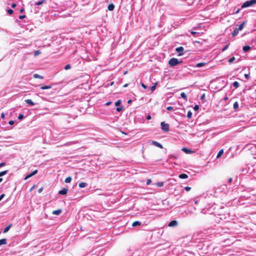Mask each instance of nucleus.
Here are the masks:
<instances>
[{
	"instance_id": "a18cd8bd",
	"label": "nucleus",
	"mask_w": 256,
	"mask_h": 256,
	"mask_svg": "<svg viewBox=\"0 0 256 256\" xmlns=\"http://www.w3.org/2000/svg\"><path fill=\"white\" fill-rule=\"evenodd\" d=\"M174 108L172 106H170L167 108V110H173Z\"/></svg>"
},
{
	"instance_id": "aec40b11",
	"label": "nucleus",
	"mask_w": 256,
	"mask_h": 256,
	"mask_svg": "<svg viewBox=\"0 0 256 256\" xmlns=\"http://www.w3.org/2000/svg\"><path fill=\"white\" fill-rule=\"evenodd\" d=\"M6 244V238L0 240V245Z\"/></svg>"
},
{
	"instance_id": "774afa93",
	"label": "nucleus",
	"mask_w": 256,
	"mask_h": 256,
	"mask_svg": "<svg viewBox=\"0 0 256 256\" xmlns=\"http://www.w3.org/2000/svg\"><path fill=\"white\" fill-rule=\"evenodd\" d=\"M127 86H128V84H125L124 86V87H126Z\"/></svg>"
},
{
	"instance_id": "603ef678",
	"label": "nucleus",
	"mask_w": 256,
	"mask_h": 256,
	"mask_svg": "<svg viewBox=\"0 0 256 256\" xmlns=\"http://www.w3.org/2000/svg\"><path fill=\"white\" fill-rule=\"evenodd\" d=\"M6 165V163L5 162H2L0 164V167H2L3 166H4Z\"/></svg>"
},
{
	"instance_id": "052dcab7",
	"label": "nucleus",
	"mask_w": 256,
	"mask_h": 256,
	"mask_svg": "<svg viewBox=\"0 0 256 256\" xmlns=\"http://www.w3.org/2000/svg\"><path fill=\"white\" fill-rule=\"evenodd\" d=\"M34 186H34H34L31 188L30 189V191H32V190L34 188Z\"/></svg>"
},
{
	"instance_id": "7ed1b4c3",
	"label": "nucleus",
	"mask_w": 256,
	"mask_h": 256,
	"mask_svg": "<svg viewBox=\"0 0 256 256\" xmlns=\"http://www.w3.org/2000/svg\"><path fill=\"white\" fill-rule=\"evenodd\" d=\"M162 130L165 132H168L170 130V126L168 124L165 123L164 122H162L160 124Z\"/></svg>"
},
{
	"instance_id": "f8f14e48",
	"label": "nucleus",
	"mask_w": 256,
	"mask_h": 256,
	"mask_svg": "<svg viewBox=\"0 0 256 256\" xmlns=\"http://www.w3.org/2000/svg\"><path fill=\"white\" fill-rule=\"evenodd\" d=\"M108 8L110 11L113 10L114 8V4H108Z\"/></svg>"
},
{
	"instance_id": "c756f323",
	"label": "nucleus",
	"mask_w": 256,
	"mask_h": 256,
	"mask_svg": "<svg viewBox=\"0 0 256 256\" xmlns=\"http://www.w3.org/2000/svg\"><path fill=\"white\" fill-rule=\"evenodd\" d=\"M41 54V52L40 51V50H36L34 52V56H38V54Z\"/></svg>"
},
{
	"instance_id": "5fc2aeb1",
	"label": "nucleus",
	"mask_w": 256,
	"mask_h": 256,
	"mask_svg": "<svg viewBox=\"0 0 256 256\" xmlns=\"http://www.w3.org/2000/svg\"><path fill=\"white\" fill-rule=\"evenodd\" d=\"M16 6V3H13L12 4V8H14Z\"/></svg>"
},
{
	"instance_id": "3c124183",
	"label": "nucleus",
	"mask_w": 256,
	"mask_h": 256,
	"mask_svg": "<svg viewBox=\"0 0 256 256\" xmlns=\"http://www.w3.org/2000/svg\"><path fill=\"white\" fill-rule=\"evenodd\" d=\"M244 77H245L246 79H248V78H250L249 74H244Z\"/></svg>"
},
{
	"instance_id": "ddd939ff",
	"label": "nucleus",
	"mask_w": 256,
	"mask_h": 256,
	"mask_svg": "<svg viewBox=\"0 0 256 256\" xmlns=\"http://www.w3.org/2000/svg\"><path fill=\"white\" fill-rule=\"evenodd\" d=\"M62 212V210H54L52 212V214H53L58 215Z\"/></svg>"
},
{
	"instance_id": "c03bdc74",
	"label": "nucleus",
	"mask_w": 256,
	"mask_h": 256,
	"mask_svg": "<svg viewBox=\"0 0 256 256\" xmlns=\"http://www.w3.org/2000/svg\"><path fill=\"white\" fill-rule=\"evenodd\" d=\"M152 182V180L150 179H148L146 182V185H149Z\"/></svg>"
},
{
	"instance_id": "f257e3e1",
	"label": "nucleus",
	"mask_w": 256,
	"mask_h": 256,
	"mask_svg": "<svg viewBox=\"0 0 256 256\" xmlns=\"http://www.w3.org/2000/svg\"><path fill=\"white\" fill-rule=\"evenodd\" d=\"M182 62V61H178L177 58H172L170 60L168 64L171 66H174L180 64H181Z\"/></svg>"
},
{
	"instance_id": "f704fd0d",
	"label": "nucleus",
	"mask_w": 256,
	"mask_h": 256,
	"mask_svg": "<svg viewBox=\"0 0 256 256\" xmlns=\"http://www.w3.org/2000/svg\"><path fill=\"white\" fill-rule=\"evenodd\" d=\"M229 44H226L222 49V52L225 51L228 47Z\"/></svg>"
},
{
	"instance_id": "20e7f679",
	"label": "nucleus",
	"mask_w": 256,
	"mask_h": 256,
	"mask_svg": "<svg viewBox=\"0 0 256 256\" xmlns=\"http://www.w3.org/2000/svg\"><path fill=\"white\" fill-rule=\"evenodd\" d=\"M184 48L182 46H180L176 48V51L178 53V56H180L184 54L183 52Z\"/></svg>"
},
{
	"instance_id": "473e14b6",
	"label": "nucleus",
	"mask_w": 256,
	"mask_h": 256,
	"mask_svg": "<svg viewBox=\"0 0 256 256\" xmlns=\"http://www.w3.org/2000/svg\"><path fill=\"white\" fill-rule=\"evenodd\" d=\"M156 185L158 186H164V182H158L156 184Z\"/></svg>"
},
{
	"instance_id": "6e6d98bb",
	"label": "nucleus",
	"mask_w": 256,
	"mask_h": 256,
	"mask_svg": "<svg viewBox=\"0 0 256 256\" xmlns=\"http://www.w3.org/2000/svg\"><path fill=\"white\" fill-rule=\"evenodd\" d=\"M42 190H43V188H39V190H38V192L40 193Z\"/></svg>"
},
{
	"instance_id": "864d4df0",
	"label": "nucleus",
	"mask_w": 256,
	"mask_h": 256,
	"mask_svg": "<svg viewBox=\"0 0 256 256\" xmlns=\"http://www.w3.org/2000/svg\"><path fill=\"white\" fill-rule=\"evenodd\" d=\"M8 124H9L10 125H12V124H14V121H13V120H10V121L8 122Z\"/></svg>"
},
{
	"instance_id": "49530a36",
	"label": "nucleus",
	"mask_w": 256,
	"mask_h": 256,
	"mask_svg": "<svg viewBox=\"0 0 256 256\" xmlns=\"http://www.w3.org/2000/svg\"><path fill=\"white\" fill-rule=\"evenodd\" d=\"M141 86L142 88H144V89H146L147 88V86L144 84L143 83H141Z\"/></svg>"
},
{
	"instance_id": "cd10ccee",
	"label": "nucleus",
	"mask_w": 256,
	"mask_h": 256,
	"mask_svg": "<svg viewBox=\"0 0 256 256\" xmlns=\"http://www.w3.org/2000/svg\"><path fill=\"white\" fill-rule=\"evenodd\" d=\"M8 173V170H4L0 172V176H2Z\"/></svg>"
},
{
	"instance_id": "0eeeda50",
	"label": "nucleus",
	"mask_w": 256,
	"mask_h": 256,
	"mask_svg": "<svg viewBox=\"0 0 256 256\" xmlns=\"http://www.w3.org/2000/svg\"><path fill=\"white\" fill-rule=\"evenodd\" d=\"M152 143L155 146L158 147V148H163V146H162L159 142H156V141H154V140H152Z\"/></svg>"
},
{
	"instance_id": "5701e85b",
	"label": "nucleus",
	"mask_w": 256,
	"mask_h": 256,
	"mask_svg": "<svg viewBox=\"0 0 256 256\" xmlns=\"http://www.w3.org/2000/svg\"><path fill=\"white\" fill-rule=\"evenodd\" d=\"M52 88L51 86H42L40 88L42 90H46V89H50Z\"/></svg>"
},
{
	"instance_id": "bb28decb",
	"label": "nucleus",
	"mask_w": 256,
	"mask_h": 256,
	"mask_svg": "<svg viewBox=\"0 0 256 256\" xmlns=\"http://www.w3.org/2000/svg\"><path fill=\"white\" fill-rule=\"evenodd\" d=\"M72 180V178L70 176H68L66 178H65V182L68 183L70 182Z\"/></svg>"
},
{
	"instance_id": "8fccbe9b",
	"label": "nucleus",
	"mask_w": 256,
	"mask_h": 256,
	"mask_svg": "<svg viewBox=\"0 0 256 256\" xmlns=\"http://www.w3.org/2000/svg\"><path fill=\"white\" fill-rule=\"evenodd\" d=\"M4 117H5V114H4V113H3V112H2V114H1V118H2L4 119Z\"/></svg>"
},
{
	"instance_id": "0e129e2a",
	"label": "nucleus",
	"mask_w": 256,
	"mask_h": 256,
	"mask_svg": "<svg viewBox=\"0 0 256 256\" xmlns=\"http://www.w3.org/2000/svg\"><path fill=\"white\" fill-rule=\"evenodd\" d=\"M191 34H196V32H191Z\"/></svg>"
},
{
	"instance_id": "39448f33",
	"label": "nucleus",
	"mask_w": 256,
	"mask_h": 256,
	"mask_svg": "<svg viewBox=\"0 0 256 256\" xmlns=\"http://www.w3.org/2000/svg\"><path fill=\"white\" fill-rule=\"evenodd\" d=\"M178 222L176 220H172L169 224H168V226L170 227H174L178 226Z\"/></svg>"
},
{
	"instance_id": "423d86ee",
	"label": "nucleus",
	"mask_w": 256,
	"mask_h": 256,
	"mask_svg": "<svg viewBox=\"0 0 256 256\" xmlns=\"http://www.w3.org/2000/svg\"><path fill=\"white\" fill-rule=\"evenodd\" d=\"M38 172V170H34L33 172H32V173L28 174L25 178H24V180H27L28 178L32 177V176H34V174H37Z\"/></svg>"
},
{
	"instance_id": "e433bc0d",
	"label": "nucleus",
	"mask_w": 256,
	"mask_h": 256,
	"mask_svg": "<svg viewBox=\"0 0 256 256\" xmlns=\"http://www.w3.org/2000/svg\"><path fill=\"white\" fill-rule=\"evenodd\" d=\"M71 68V66L70 64H68L65 66V70H68Z\"/></svg>"
},
{
	"instance_id": "2f4dec72",
	"label": "nucleus",
	"mask_w": 256,
	"mask_h": 256,
	"mask_svg": "<svg viewBox=\"0 0 256 256\" xmlns=\"http://www.w3.org/2000/svg\"><path fill=\"white\" fill-rule=\"evenodd\" d=\"M45 2L44 0H42V1L38 2L36 3V6H40L42 4Z\"/></svg>"
},
{
	"instance_id": "de8ad7c7",
	"label": "nucleus",
	"mask_w": 256,
	"mask_h": 256,
	"mask_svg": "<svg viewBox=\"0 0 256 256\" xmlns=\"http://www.w3.org/2000/svg\"><path fill=\"white\" fill-rule=\"evenodd\" d=\"M26 18V16H25V15H21V16H20V17H19V18H20V19H23V18Z\"/></svg>"
},
{
	"instance_id": "4468645a",
	"label": "nucleus",
	"mask_w": 256,
	"mask_h": 256,
	"mask_svg": "<svg viewBox=\"0 0 256 256\" xmlns=\"http://www.w3.org/2000/svg\"><path fill=\"white\" fill-rule=\"evenodd\" d=\"M25 102L30 106H34V104L33 102L30 99L26 100Z\"/></svg>"
},
{
	"instance_id": "4d7b16f0",
	"label": "nucleus",
	"mask_w": 256,
	"mask_h": 256,
	"mask_svg": "<svg viewBox=\"0 0 256 256\" xmlns=\"http://www.w3.org/2000/svg\"><path fill=\"white\" fill-rule=\"evenodd\" d=\"M146 119L148 120H150L151 119V116L150 115H148L147 116H146Z\"/></svg>"
},
{
	"instance_id": "c85d7f7f",
	"label": "nucleus",
	"mask_w": 256,
	"mask_h": 256,
	"mask_svg": "<svg viewBox=\"0 0 256 256\" xmlns=\"http://www.w3.org/2000/svg\"><path fill=\"white\" fill-rule=\"evenodd\" d=\"M156 83H155L154 86L150 87V90L152 92H154L156 88Z\"/></svg>"
},
{
	"instance_id": "13d9d810",
	"label": "nucleus",
	"mask_w": 256,
	"mask_h": 256,
	"mask_svg": "<svg viewBox=\"0 0 256 256\" xmlns=\"http://www.w3.org/2000/svg\"><path fill=\"white\" fill-rule=\"evenodd\" d=\"M111 104H112L111 102H108L106 104V105L108 106H110Z\"/></svg>"
},
{
	"instance_id": "bf43d9fd",
	"label": "nucleus",
	"mask_w": 256,
	"mask_h": 256,
	"mask_svg": "<svg viewBox=\"0 0 256 256\" xmlns=\"http://www.w3.org/2000/svg\"><path fill=\"white\" fill-rule=\"evenodd\" d=\"M232 182V178H230L228 180V183H230V182Z\"/></svg>"
},
{
	"instance_id": "f3484780",
	"label": "nucleus",
	"mask_w": 256,
	"mask_h": 256,
	"mask_svg": "<svg viewBox=\"0 0 256 256\" xmlns=\"http://www.w3.org/2000/svg\"><path fill=\"white\" fill-rule=\"evenodd\" d=\"M206 64V62H200L196 64V67L200 68L205 66Z\"/></svg>"
},
{
	"instance_id": "4c0bfd02",
	"label": "nucleus",
	"mask_w": 256,
	"mask_h": 256,
	"mask_svg": "<svg viewBox=\"0 0 256 256\" xmlns=\"http://www.w3.org/2000/svg\"><path fill=\"white\" fill-rule=\"evenodd\" d=\"M8 12L9 14H12L14 13V11L12 9H9L8 10Z\"/></svg>"
},
{
	"instance_id": "393cba45",
	"label": "nucleus",
	"mask_w": 256,
	"mask_h": 256,
	"mask_svg": "<svg viewBox=\"0 0 256 256\" xmlns=\"http://www.w3.org/2000/svg\"><path fill=\"white\" fill-rule=\"evenodd\" d=\"M86 186V182H80L79 184V186L80 188H84V187Z\"/></svg>"
},
{
	"instance_id": "2eb2a0df",
	"label": "nucleus",
	"mask_w": 256,
	"mask_h": 256,
	"mask_svg": "<svg viewBox=\"0 0 256 256\" xmlns=\"http://www.w3.org/2000/svg\"><path fill=\"white\" fill-rule=\"evenodd\" d=\"M178 177L182 179H184L188 178V176L185 174H182L179 175Z\"/></svg>"
},
{
	"instance_id": "f03ea898",
	"label": "nucleus",
	"mask_w": 256,
	"mask_h": 256,
	"mask_svg": "<svg viewBox=\"0 0 256 256\" xmlns=\"http://www.w3.org/2000/svg\"><path fill=\"white\" fill-rule=\"evenodd\" d=\"M256 4V0H250L245 2L242 6V8H247Z\"/></svg>"
},
{
	"instance_id": "1a4fd4ad",
	"label": "nucleus",
	"mask_w": 256,
	"mask_h": 256,
	"mask_svg": "<svg viewBox=\"0 0 256 256\" xmlns=\"http://www.w3.org/2000/svg\"><path fill=\"white\" fill-rule=\"evenodd\" d=\"M246 24V21H244V22L242 23V24L239 26L238 28H238V30H242V28H244V25Z\"/></svg>"
},
{
	"instance_id": "6ab92c4d",
	"label": "nucleus",
	"mask_w": 256,
	"mask_h": 256,
	"mask_svg": "<svg viewBox=\"0 0 256 256\" xmlns=\"http://www.w3.org/2000/svg\"><path fill=\"white\" fill-rule=\"evenodd\" d=\"M34 78H39V79H43L44 78L42 76H41L40 75L38 74H34Z\"/></svg>"
},
{
	"instance_id": "a19ab883",
	"label": "nucleus",
	"mask_w": 256,
	"mask_h": 256,
	"mask_svg": "<svg viewBox=\"0 0 256 256\" xmlns=\"http://www.w3.org/2000/svg\"><path fill=\"white\" fill-rule=\"evenodd\" d=\"M194 110H198L199 109V106L198 105H195L194 107Z\"/></svg>"
},
{
	"instance_id": "09e8293b",
	"label": "nucleus",
	"mask_w": 256,
	"mask_h": 256,
	"mask_svg": "<svg viewBox=\"0 0 256 256\" xmlns=\"http://www.w3.org/2000/svg\"><path fill=\"white\" fill-rule=\"evenodd\" d=\"M4 194H2L0 196V201L3 198L4 196Z\"/></svg>"
},
{
	"instance_id": "b1692460",
	"label": "nucleus",
	"mask_w": 256,
	"mask_h": 256,
	"mask_svg": "<svg viewBox=\"0 0 256 256\" xmlns=\"http://www.w3.org/2000/svg\"><path fill=\"white\" fill-rule=\"evenodd\" d=\"M233 108L234 110H236L238 108V103L237 102H236L233 105Z\"/></svg>"
},
{
	"instance_id": "58836bf2",
	"label": "nucleus",
	"mask_w": 256,
	"mask_h": 256,
	"mask_svg": "<svg viewBox=\"0 0 256 256\" xmlns=\"http://www.w3.org/2000/svg\"><path fill=\"white\" fill-rule=\"evenodd\" d=\"M58 194H62V195H64V188H63L60 190L58 192Z\"/></svg>"
},
{
	"instance_id": "412c9836",
	"label": "nucleus",
	"mask_w": 256,
	"mask_h": 256,
	"mask_svg": "<svg viewBox=\"0 0 256 256\" xmlns=\"http://www.w3.org/2000/svg\"><path fill=\"white\" fill-rule=\"evenodd\" d=\"M232 86L236 88L239 87L240 84L238 82L236 81L232 83Z\"/></svg>"
},
{
	"instance_id": "338daca9",
	"label": "nucleus",
	"mask_w": 256,
	"mask_h": 256,
	"mask_svg": "<svg viewBox=\"0 0 256 256\" xmlns=\"http://www.w3.org/2000/svg\"><path fill=\"white\" fill-rule=\"evenodd\" d=\"M2 178H0V182H2Z\"/></svg>"
},
{
	"instance_id": "a878e982",
	"label": "nucleus",
	"mask_w": 256,
	"mask_h": 256,
	"mask_svg": "<svg viewBox=\"0 0 256 256\" xmlns=\"http://www.w3.org/2000/svg\"><path fill=\"white\" fill-rule=\"evenodd\" d=\"M223 153H224V150H223L222 149V150H220L219 151V152H218V154L217 156H216V158H220V157L222 156V154H223Z\"/></svg>"
},
{
	"instance_id": "7c9ffc66",
	"label": "nucleus",
	"mask_w": 256,
	"mask_h": 256,
	"mask_svg": "<svg viewBox=\"0 0 256 256\" xmlns=\"http://www.w3.org/2000/svg\"><path fill=\"white\" fill-rule=\"evenodd\" d=\"M192 116V112L190 111H188L187 114V117L188 118H191Z\"/></svg>"
},
{
	"instance_id": "9b49d317",
	"label": "nucleus",
	"mask_w": 256,
	"mask_h": 256,
	"mask_svg": "<svg viewBox=\"0 0 256 256\" xmlns=\"http://www.w3.org/2000/svg\"><path fill=\"white\" fill-rule=\"evenodd\" d=\"M250 50V47L249 46H243L242 50L244 52H246Z\"/></svg>"
},
{
	"instance_id": "72a5a7b5",
	"label": "nucleus",
	"mask_w": 256,
	"mask_h": 256,
	"mask_svg": "<svg viewBox=\"0 0 256 256\" xmlns=\"http://www.w3.org/2000/svg\"><path fill=\"white\" fill-rule=\"evenodd\" d=\"M235 60V58L234 57H232L231 58H230L229 60H228V62L229 63H232L234 60Z\"/></svg>"
},
{
	"instance_id": "680f3d73",
	"label": "nucleus",
	"mask_w": 256,
	"mask_h": 256,
	"mask_svg": "<svg viewBox=\"0 0 256 256\" xmlns=\"http://www.w3.org/2000/svg\"><path fill=\"white\" fill-rule=\"evenodd\" d=\"M24 11V8H21V10H20V12H22Z\"/></svg>"
},
{
	"instance_id": "9d476101",
	"label": "nucleus",
	"mask_w": 256,
	"mask_h": 256,
	"mask_svg": "<svg viewBox=\"0 0 256 256\" xmlns=\"http://www.w3.org/2000/svg\"><path fill=\"white\" fill-rule=\"evenodd\" d=\"M238 32L239 30H238V28H236L234 32L232 33V36H233V37H234L236 36L238 33Z\"/></svg>"
},
{
	"instance_id": "37998d69",
	"label": "nucleus",
	"mask_w": 256,
	"mask_h": 256,
	"mask_svg": "<svg viewBox=\"0 0 256 256\" xmlns=\"http://www.w3.org/2000/svg\"><path fill=\"white\" fill-rule=\"evenodd\" d=\"M122 106H120V107H117L116 108V110L118 111V112H120L122 110Z\"/></svg>"
},
{
	"instance_id": "79ce46f5",
	"label": "nucleus",
	"mask_w": 256,
	"mask_h": 256,
	"mask_svg": "<svg viewBox=\"0 0 256 256\" xmlns=\"http://www.w3.org/2000/svg\"><path fill=\"white\" fill-rule=\"evenodd\" d=\"M184 189L186 191L188 192L191 190V188L190 186H186L184 188Z\"/></svg>"
},
{
	"instance_id": "c9c22d12",
	"label": "nucleus",
	"mask_w": 256,
	"mask_h": 256,
	"mask_svg": "<svg viewBox=\"0 0 256 256\" xmlns=\"http://www.w3.org/2000/svg\"><path fill=\"white\" fill-rule=\"evenodd\" d=\"M23 118H24L23 114H20L18 116V120H22V119H23Z\"/></svg>"
},
{
	"instance_id": "6e6552de",
	"label": "nucleus",
	"mask_w": 256,
	"mask_h": 256,
	"mask_svg": "<svg viewBox=\"0 0 256 256\" xmlns=\"http://www.w3.org/2000/svg\"><path fill=\"white\" fill-rule=\"evenodd\" d=\"M182 151L184 152H186L187 154H192V153L194 152L192 150H189L186 148H183L182 149Z\"/></svg>"
},
{
	"instance_id": "69168bd1",
	"label": "nucleus",
	"mask_w": 256,
	"mask_h": 256,
	"mask_svg": "<svg viewBox=\"0 0 256 256\" xmlns=\"http://www.w3.org/2000/svg\"><path fill=\"white\" fill-rule=\"evenodd\" d=\"M131 102H132V100H128V104L130 103Z\"/></svg>"
},
{
	"instance_id": "4be33fe9",
	"label": "nucleus",
	"mask_w": 256,
	"mask_h": 256,
	"mask_svg": "<svg viewBox=\"0 0 256 256\" xmlns=\"http://www.w3.org/2000/svg\"><path fill=\"white\" fill-rule=\"evenodd\" d=\"M180 96L184 100H187V96L184 92H182L180 94Z\"/></svg>"
},
{
	"instance_id": "e2e57ef3",
	"label": "nucleus",
	"mask_w": 256,
	"mask_h": 256,
	"mask_svg": "<svg viewBox=\"0 0 256 256\" xmlns=\"http://www.w3.org/2000/svg\"><path fill=\"white\" fill-rule=\"evenodd\" d=\"M67 191H68V190L66 188H65V190H64V192H65V195L67 193Z\"/></svg>"
},
{
	"instance_id": "a211bd4d",
	"label": "nucleus",
	"mask_w": 256,
	"mask_h": 256,
	"mask_svg": "<svg viewBox=\"0 0 256 256\" xmlns=\"http://www.w3.org/2000/svg\"><path fill=\"white\" fill-rule=\"evenodd\" d=\"M12 226V224H10L9 225H8L4 230V233L7 232L9 230L10 228H11Z\"/></svg>"
},
{
	"instance_id": "ea45409f",
	"label": "nucleus",
	"mask_w": 256,
	"mask_h": 256,
	"mask_svg": "<svg viewBox=\"0 0 256 256\" xmlns=\"http://www.w3.org/2000/svg\"><path fill=\"white\" fill-rule=\"evenodd\" d=\"M120 100H118V101H116V102H115V106H118L120 104Z\"/></svg>"
},
{
	"instance_id": "dca6fc26",
	"label": "nucleus",
	"mask_w": 256,
	"mask_h": 256,
	"mask_svg": "<svg viewBox=\"0 0 256 256\" xmlns=\"http://www.w3.org/2000/svg\"><path fill=\"white\" fill-rule=\"evenodd\" d=\"M141 224V222L139 221H136L134 222L132 224V226H140Z\"/></svg>"
}]
</instances>
